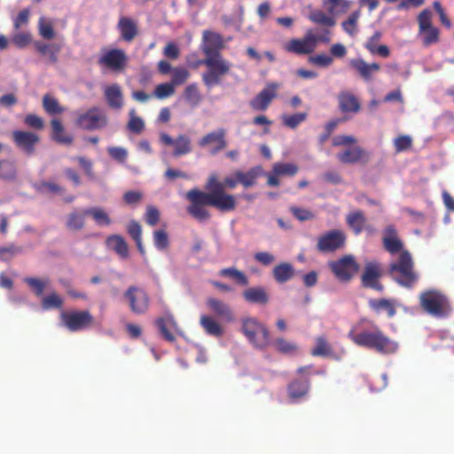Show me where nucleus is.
I'll list each match as a JSON object with an SVG mask.
<instances>
[{
	"label": "nucleus",
	"mask_w": 454,
	"mask_h": 454,
	"mask_svg": "<svg viewBox=\"0 0 454 454\" xmlns=\"http://www.w3.org/2000/svg\"><path fill=\"white\" fill-rule=\"evenodd\" d=\"M239 183L235 176L220 182L216 175H210L205 185L207 192L193 188L186 192L185 198L189 201L187 213L199 222H206L211 216L207 207H214L221 212L233 211L237 202L233 195L225 192V187L233 189Z\"/></svg>",
	"instance_id": "f257e3e1"
},
{
	"label": "nucleus",
	"mask_w": 454,
	"mask_h": 454,
	"mask_svg": "<svg viewBox=\"0 0 454 454\" xmlns=\"http://www.w3.org/2000/svg\"><path fill=\"white\" fill-rule=\"evenodd\" d=\"M366 322L365 318H362L356 325H354L348 333V337L357 346L383 355L394 354L398 349V343L390 339L375 325H372V330H364L357 333L360 325Z\"/></svg>",
	"instance_id": "f03ea898"
},
{
	"label": "nucleus",
	"mask_w": 454,
	"mask_h": 454,
	"mask_svg": "<svg viewBox=\"0 0 454 454\" xmlns=\"http://www.w3.org/2000/svg\"><path fill=\"white\" fill-rule=\"evenodd\" d=\"M388 275L399 286L412 288L419 276L415 270L414 262L409 251H402L398 259L389 264Z\"/></svg>",
	"instance_id": "7ed1b4c3"
},
{
	"label": "nucleus",
	"mask_w": 454,
	"mask_h": 454,
	"mask_svg": "<svg viewBox=\"0 0 454 454\" xmlns=\"http://www.w3.org/2000/svg\"><path fill=\"white\" fill-rule=\"evenodd\" d=\"M419 305L428 315L442 318L448 317L452 307L448 296L438 289H428L419 294Z\"/></svg>",
	"instance_id": "20e7f679"
},
{
	"label": "nucleus",
	"mask_w": 454,
	"mask_h": 454,
	"mask_svg": "<svg viewBox=\"0 0 454 454\" xmlns=\"http://www.w3.org/2000/svg\"><path fill=\"white\" fill-rule=\"evenodd\" d=\"M199 64L207 67V71L201 74V79L207 88L220 84L223 77L230 73L232 67L231 62L225 59L223 55L204 58L199 61Z\"/></svg>",
	"instance_id": "39448f33"
},
{
	"label": "nucleus",
	"mask_w": 454,
	"mask_h": 454,
	"mask_svg": "<svg viewBox=\"0 0 454 454\" xmlns=\"http://www.w3.org/2000/svg\"><path fill=\"white\" fill-rule=\"evenodd\" d=\"M241 332L248 342L256 349L264 350L270 344V332L267 326L255 317H245L241 320Z\"/></svg>",
	"instance_id": "423d86ee"
},
{
	"label": "nucleus",
	"mask_w": 454,
	"mask_h": 454,
	"mask_svg": "<svg viewBox=\"0 0 454 454\" xmlns=\"http://www.w3.org/2000/svg\"><path fill=\"white\" fill-rule=\"evenodd\" d=\"M328 266L335 278L340 282H349L359 271V264L351 254H346L338 260L331 261Z\"/></svg>",
	"instance_id": "0eeeda50"
},
{
	"label": "nucleus",
	"mask_w": 454,
	"mask_h": 454,
	"mask_svg": "<svg viewBox=\"0 0 454 454\" xmlns=\"http://www.w3.org/2000/svg\"><path fill=\"white\" fill-rule=\"evenodd\" d=\"M60 319L70 332H80L91 327L94 324V317L87 309L64 311L60 314Z\"/></svg>",
	"instance_id": "6e6552de"
},
{
	"label": "nucleus",
	"mask_w": 454,
	"mask_h": 454,
	"mask_svg": "<svg viewBox=\"0 0 454 454\" xmlns=\"http://www.w3.org/2000/svg\"><path fill=\"white\" fill-rule=\"evenodd\" d=\"M432 12L429 9H424L418 15L419 35L421 37L422 44L425 47L435 44L440 40V30L433 26Z\"/></svg>",
	"instance_id": "1a4fd4ad"
},
{
	"label": "nucleus",
	"mask_w": 454,
	"mask_h": 454,
	"mask_svg": "<svg viewBox=\"0 0 454 454\" xmlns=\"http://www.w3.org/2000/svg\"><path fill=\"white\" fill-rule=\"evenodd\" d=\"M382 276L381 264L375 260L368 261L361 274V285L364 288H371L381 293L384 291V286L380 283Z\"/></svg>",
	"instance_id": "9d476101"
},
{
	"label": "nucleus",
	"mask_w": 454,
	"mask_h": 454,
	"mask_svg": "<svg viewBox=\"0 0 454 454\" xmlns=\"http://www.w3.org/2000/svg\"><path fill=\"white\" fill-rule=\"evenodd\" d=\"M123 296L134 314L142 315L148 310L150 299L144 289L131 286L125 291Z\"/></svg>",
	"instance_id": "9b49d317"
},
{
	"label": "nucleus",
	"mask_w": 454,
	"mask_h": 454,
	"mask_svg": "<svg viewBox=\"0 0 454 454\" xmlns=\"http://www.w3.org/2000/svg\"><path fill=\"white\" fill-rule=\"evenodd\" d=\"M12 138L16 147L27 156L35 154L40 136L32 131L14 130Z\"/></svg>",
	"instance_id": "f8f14e48"
},
{
	"label": "nucleus",
	"mask_w": 454,
	"mask_h": 454,
	"mask_svg": "<svg viewBox=\"0 0 454 454\" xmlns=\"http://www.w3.org/2000/svg\"><path fill=\"white\" fill-rule=\"evenodd\" d=\"M345 243V233L340 230H332L318 238L317 248L322 253H332L342 248Z\"/></svg>",
	"instance_id": "ddd939ff"
},
{
	"label": "nucleus",
	"mask_w": 454,
	"mask_h": 454,
	"mask_svg": "<svg viewBox=\"0 0 454 454\" xmlns=\"http://www.w3.org/2000/svg\"><path fill=\"white\" fill-rule=\"evenodd\" d=\"M77 125L86 130H95L105 127L107 118L98 107H91L81 114L76 120Z\"/></svg>",
	"instance_id": "4468645a"
},
{
	"label": "nucleus",
	"mask_w": 454,
	"mask_h": 454,
	"mask_svg": "<svg viewBox=\"0 0 454 454\" xmlns=\"http://www.w3.org/2000/svg\"><path fill=\"white\" fill-rule=\"evenodd\" d=\"M287 52L297 55H308L316 50L314 33L309 30L302 38L289 40L284 46Z\"/></svg>",
	"instance_id": "2eb2a0df"
},
{
	"label": "nucleus",
	"mask_w": 454,
	"mask_h": 454,
	"mask_svg": "<svg viewBox=\"0 0 454 454\" xmlns=\"http://www.w3.org/2000/svg\"><path fill=\"white\" fill-rule=\"evenodd\" d=\"M160 140L165 145L173 146L172 155L176 158L189 154L192 150V140L184 134L178 135L174 139L168 134L161 133Z\"/></svg>",
	"instance_id": "dca6fc26"
},
{
	"label": "nucleus",
	"mask_w": 454,
	"mask_h": 454,
	"mask_svg": "<svg viewBox=\"0 0 454 454\" xmlns=\"http://www.w3.org/2000/svg\"><path fill=\"white\" fill-rule=\"evenodd\" d=\"M226 131L224 129H219L217 130L212 131L202 137L198 145L200 147H209V153L211 155H215L220 153L222 150L225 149L227 146V142L225 139Z\"/></svg>",
	"instance_id": "f3484780"
},
{
	"label": "nucleus",
	"mask_w": 454,
	"mask_h": 454,
	"mask_svg": "<svg viewBox=\"0 0 454 454\" xmlns=\"http://www.w3.org/2000/svg\"><path fill=\"white\" fill-rule=\"evenodd\" d=\"M223 48L224 42L220 34L209 30L203 32L201 51L205 58L222 55L221 51Z\"/></svg>",
	"instance_id": "a211bd4d"
},
{
	"label": "nucleus",
	"mask_w": 454,
	"mask_h": 454,
	"mask_svg": "<svg viewBox=\"0 0 454 454\" xmlns=\"http://www.w3.org/2000/svg\"><path fill=\"white\" fill-rule=\"evenodd\" d=\"M277 83H269L251 101L250 106L254 111H265L277 97Z\"/></svg>",
	"instance_id": "6ab92c4d"
},
{
	"label": "nucleus",
	"mask_w": 454,
	"mask_h": 454,
	"mask_svg": "<svg viewBox=\"0 0 454 454\" xmlns=\"http://www.w3.org/2000/svg\"><path fill=\"white\" fill-rule=\"evenodd\" d=\"M336 157L343 164H367L370 160V153L360 146H353L339 152Z\"/></svg>",
	"instance_id": "aec40b11"
},
{
	"label": "nucleus",
	"mask_w": 454,
	"mask_h": 454,
	"mask_svg": "<svg viewBox=\"0 0 454 454\" xmlns=\"http://www.w3.org/2000/svg\"><path fill=\"white\" fill-rule=\"evenodd\" d=\"M155 324L164 340L168 342H174L176 340L175 333L179 331V328L171 313L166 312L164 316L156 319Z\"/></svg>",
	"instance_id": "412c9836"
},
{
	"label": "nucleus",
	"mask_w": 454,
	"mask_h": 454,
	"mask_svg": "<svg viewBox=\"0 0 454 454\" xmlns=\"http://www.w3.org/2000/svg\"><path fill=\"white\" fill-rule=\"evenodd\" d=\"M127 61L128 57L123 50L112 49L102 55L98 62L112 70H121L126 66Z\"/></svg>",
	"instance_id": "4be33fe9"
},
{
	"label": "nucleus",
	"mask_w": 454,
	"mask_h": 454,
	"mask_svg": "<svg viewBox=\"0 0 454 454\" xmlns=\"http://www.w3.org/2000/svg\"><path fill=\"white\" fill-rule=\"evenodd\" d=\"M104 97L111 109L119 110L124 105L121 87L118 83H113L104 88Z\"/></svg>",
	"instance_id": "5701e85b"
},
{
	"label": "nucleus",
	"mask_w": 454,
	"mask_h": 454,
	"mask_svg": "<svg viewBox=\"0 0 454 454\" xmlns=\"http://www.w3.org/2000/svg\"><path fill=\"white\" fill-rule=\"evenodd\" d=\"M384 248L390 254L402 253L403 244L398 238L395 228L392 225L387 226L384 231V236L382 239Z\"/></svg>",
	"instance_id": "b1692460"
},
{
	"label": "nucleus",
	"mask_w": 454,
	"mask_h": 454,
	"mask_svg": "<svg viewBox=\"0 0 454 454\" xmlns=\"http://www.w3.org/2000/svg\"><path fill=\"white\" fill-rule=\"evenodd\" d=\"M207 306L220 319L228 323L234 320V316L231 307L224 301L210 297L207 300Z\"/></svg>",
	"instance_id": "393cba45"
},
{
	"label": "nucleus",
	"mask_w": 454,
	"mask_h": 454,
	"mask_svg": "<svg viewBox=\"0 0 454 454\" xmlns=\"http://www.w3.org/2000/svg\"><path fill=\"white\" fill-rule=\"evenodd\" d=\"M117 29L121 37L125 42H131L138 34V27L137 22L129 17H121L117 23Z\"/></svg>",
	"instance_id": "a878e982"
},
{
	"label": "nucleus",
	"mask_w": 454,
	"mask_h": 454,
	"mask_svg": "<svg viewBox=\"0 0 454 454\" xmlns=\"http://www.w3.org/2000/svg\"><path fill=\"white\" fill-rule=\"evenodd\" d=\"M349 65L366 82L371 81L372 74L380 69L379 64H368L362 59H353L350 60Z\"/></svg>",
	"instance_id": "bb28decb"
},
{
	"label": "nucleus",
	"mask_w": 454,
	"mask_h": 454,
	"mask_svg": "<svg viewBox=\"0 0 454 454\" xmlns=\"http://www.w3.org/2000/svg\"><path fill=\"white\" fill-rule=\"evenodd\" d=\"M339 109L342 113H357L361 105L357 98L350 92L342 91L338 95Z\"/></svg>",
	"instance_id": "cd10ccee"
},
{
	"label": "nucleus",
	"mask_w": 454,
	"mask_h": 454,
	"mask_svg": "<svg viewBox=\"0 0 454 454\" xmlns=\"http://www.w3.org/2000/svg\"><path fill=\"white\" fill-rule=\"evenodd\" d=\"M242 295L249 303L266 305L270 301V295L262 286L249 287L243 292Z\"/></svg>",
	"instance_id": "c85d7f7f"
},
{
	"label": "nucleus",
	"mask_w": 454,
	"mask_h": 454,
	"mask_svg": "<svg viewBox=\"0 0 454 454\" xmlns=\"http://www.w3.org/2000/svg\"><path fill=\"white\" fill-rule=\"evenodd\" d=\"M368 306L376 314L386 311L388 317H393L396 314L395 302L390 299H370Z\"/></svg>",
	"instance_id": "c756f323"
},
{
	"label": "nucleus",
	"mask_w": 454,
	"mask_h": 454,
	"mask_svg": "<svg viewBox=\"0 0 454 454\" xmlns=\"http://www.w3.org/2000/svg\"><path fill=\"white\" fill-rule=\"evenodd\" d=\"M272 275L277 283L283 284L294 277V268L289 262H281L273 268Z\"/></svg>",
	"instance_id": "7c9ffc66"
},
{
	"label": "nucleus",
	"mask_w": 454,
	"mask_h": 454,
	"mask_svg": "<svg viewBox=\"0 0 454 454\" xmlns=\"http://www.w3.org/2000/svg\"><path fill=\"white\" fill-rule=\"evenodd\" d=\"M200 325L205 333L210 336L219 338L223 335V328L214 317L210 316L202 315L200 318Z\"/></svg>",
	"instance_id": "2f4dec72"
},
{
	"label": "nucleus",
	"mask_w": 454,
	"mask_h": 454,
	"mask_svg": "<svg viewBox=\"0 0 454 454\" xmlns=\"http://www.w3.org/2000/svg\"><path fill=\"white\" fill-rule=\"evenodd\" d=\"M262 168L260 166L250 168L247 172H242L238 170L234 173V176L239 178V184L244 187L248 188L255 184L256 179L262 176Z\"/></svg>",
	"instance_id": "473e14b6"
},
{
	"label": "nucleus",
	"mask_w": 454,
	"mask_h": 454,
	"mask_svg": "<svg viewBox=\"0 0 454 454\" xmlns=\"http://www.w3.org/2000/svg\"><path fill=\"white\" fill-rule=\"evenodd\" d=\"M315 342V347L310 351L313 356L334 357L333 348L324 335L317 336Z\"/></svg>",
	"instance_id": "72a5a7b5"
},
{
	"label": "nucleus",
	"mask_w": 454,
	"mask_h": 454,
	"mask_svg": "<svg viewBox=\"0 0 454 454\" xmlns=\"http://www.w3.org/2000/svg\"><path fill=\"white\" fill-rule=\"evenodd\" d=\"M310 383L309 380H293L287 387L288 395L295 400L303 397L309 390Z\"/></svg>",
	"instance_id": "f704fd0d"
},
{
	"label": "nucleus",
	"mask_w": 454,
	"mask_h": 454,
	"mask_svg": "<svg viewBox=\"0 0 454 454\" xmlns=\"http://www.w3.org/2000/svg\"><path fill=\"white\" fill-rule=\"evenodd\" d=\"M36 51L43 55L48 56L49 61L52 64H56L59 61L58 54L61 51V45L58 43H44L36 42L35 43Z\"/></svg>",
	"instance_id": "c9c22d12"
},
{
	"label": "nucleus",
	"mask_w": 454,
	"mask_h": 454,
	"mask_svg": "<svg viewBox=\"0 0 454 454\" xmlns=\"http://www.w3.org/2000/svg\"><path fill=\"white\" fill-rule=\"evenodd\" d=\"M52 128V139L59 144L71 145L73 137L66 134L64 127L59 120L53 119L51 122Z\"/></svg>",
	"instance_id": "e433bc0d"
},
{
	"label": "nucleus",
	"mask_w": 454,
	"mask_h": 454,
	"mask_svg": "<svg viewBox=\"0 0 454 454\" xmlns=\"http://www.w3.org/2000/svg\"><path fill=\"white\" fill-rule=\"evenodd\" d=\"M346 221L354 233L357 235L363 231L366 218L362 211L356 210L349 213L346 217Z\"/></svg>",
	"instance_id": "4c0bfd02"
},
{
	"label": "nucleus",
	"mask_w": 454,
	"mask_h": 454,
	"mask_svg": "<svg viewBox=\"0 0 454 454\" xmlns=\"http://www.w3.org/2000/svg\"><path fill=\"white\" fill-rule=\"evenodd\" d=\"M106 243L116 254L122 258H127L129 254V247L125 239L120 235L110 236Z\"/></svg>",
	"instance_id": "58836bf2"
},
{
	"label": "nucleus",
	"mask_w": 454,
	"mask_h": 454,
	"mask_svg": "<svg viewBox=\"0 0 454 454\" xmlns=\"http://www.w3.org/2000/svg\"><path fill=\"white\" fill-rule=\"evenodd\" d=\"M84 215H90L97 224L100 226H108L111 224V219L106 212L100 207H90L84 210Z\"/></svg>",
	"instance_id": "ea45409f"
},
{
	"label": "nucleus",
	"mask_w": 454,
	"mask_h": 454,
	"mask_svg": "<svg viewBox=\"0 0 454 454\" xmlns=\"http://www.w3.org/2000/svg\"><path fill=\"white\" fill-rule=\"evenodd\" d=\"M219 275L222 277L232 278L233 280L236 281V283L241 286H246L248 285L247 277L242 271L239 270L234 267L222 269L219 271Z\"/></svg>",
	"instance_id": "a19ab883"
},
{
	"label": "nucleus",
	"mask_w": 454,
	"mask_h": 454,
	"mask_svg": "<svg viewBox=\"0 0 454 454\" xmlns=\"http://www.w3.org/2000/svg\"><path fill=\"white\" fill-rule=\"evenodd\" d=\"M17 176L14 162L9 160H0V179L13 180Z\"/></svg>",
	"instance_id": "79ce46f5"
},
{
	"label": "nucleus",
	"mask_w": 454,
	"mask_h": 454,
	"mask_svg": "<svg viewBox=\"0 0 454 454\" xmlns=\"http://www.w3.org/2000/svg\"><path fill=\"white\" fill-rule=\"evenodd\" d=\"M307 113H297L294 114H283L281 120L283 124L290 129L297 128L301 123L306 121Z\"/></svg>",
	"instance_id": "37998d69"
},
{
	"label": "nucleus",
	"mask_w": 454,
	"mask_h": 454,
	"mask_svg": "<svg viewBox=\"0 0 454 454\" xmlns=\"http://www.w3.org/2000/svg\"><path fill=\"white\" fill-rule=\"evenodd\" d=\"M299 168L294 163L277 162L273 165L272 171L276 175L294 176L297 174Z\"/></svg>",
	"instance_id": "c03bdc74"
},
{
	"label": "nucleus",
	"mask_w": 454,
	"mask_h": 454,
	"mask_svg": "<svg viewBox=\"0 0 454 454\" xmlns=\"http://www.w3.org/2000/svg\"><path fill=\"white\" fill-rule=\"evenodd\" d=\"M184 96L185 100L192 106H197L202 99L196 83L189 84L184 91Z\"/></svg>",
	"instance_id": "a18cd8bd"
},
{
	"label": "nucleus",
	"mask_w": 454,
	"mask_h": 454,
	"mask_svg": "<svg viewBox=\"0 0 454 454\" xmlns=\"http://www.w3.org/2000/svg\"><path fill=\"white\" fill-rule=\"evenodd\" d=\"M190 77V72L184 67H174L171 72L170 82L175 86H179L186 82Z\"/></svg>",
	"instance_id": "49530a36"
},
{
	"label": "nucleus",
	"mask_w": 454,
	"mask_h": 454,
	"mask_svg": "<svg viewBox=\"0 0 454 454\" xmlns=\"http://www.w3.org/2000/svg\"><path fill=\"white\" fill-rule=\"evenodd\" d=\"M323 3L328 6L327 10L330 13L346 12L351 4L349 0H323Z\"/></svg>",
	"instance_id": "de8ad7c7"
},
{
	"label": "nucleus",
	"mask_w": 454,
	"mask_h": 454,
	"mask_svg": "<svg viewBox=\"0 0 454 454\" xmlns=\"http://www.w3.org/2000/svg\"><path fill=\"white\" fill-rule=\"evenodd\" d=\"M309 20L317 25L325 26L328 27H334L336 24L335 20L325 14L322 11H316L309 15Z\"/></svg>",
	"instance_id": "09e8293b"
},
{
	"label": "nucleus",
	"mask_w": 454,
	"mask_h": 454,
	"mask_svg": "<svg viewBox=\"0 0 454 454\" xmlns=\"http://www.w3.org/2000/svg\"><path fill=\"white\" fill-rule=\"evenodd\" d=\"M359 18L360 11H355L341 23L343 30L349 35H354L356 33V26Z\"/></svg>",
	"instance_id": "8fccbe9b"
},
{
	"label": "nucleus",
	"mask_w": 454,
	"mask_h": 454,
	"mask_svg": "<svg viewBox=\"0 0 454 454\" xmlns=\"http://www.w3.org/2000/svg\"><path fill=\"white\" fill-rule=\"evenodd\" d=\"M153 244L158 250L163 251L169 247L168 235L164 230H156L153 233Z\"/></svg>",
	"instance_id": "3c124183"
},
{
	"label": "nucleus",
	"mask_w": 454,
	"mask_h": 454,
	"mask_svg": "<svg viewBox=\"0 0 454 454\" xmlns=\"http://www.w3.org/2000/svg\"><path fill=\"white\" fill-rule=\"evenodd\" d=\"M175 94V86L169 82L158 84L153 91V96L159 99H164Z\"/></svg>",
	"instance_id": "603ef678"
},
{
	"label": "nucleus",
	"mask_w": 454,
	"mask_h": 454,
	"mask_svg": "<svg viewBox=\"0 0 454 454\" xmlns=\"http://www.w3.org/2000/svg\"><path fill=\"white\" fill-rule=\"evenodd\" d=\"M43 106L50 114H61L64 111V108L59 106L58 100L49 95L43 96Z\"/></svg>",
	"instance_id": "864d4df0"
},
{
	"label": "nucleus",
	"mask_w": 454,
	"mask_h": 454,
	"mask_svg": "<svg viewBox=\"0 0 454 454\" xmlns=\"http://www.w3.org/2000/svg\"><path fill=\"white\" fill-rule=\"evenodd\" d=\"M84 213L82 215L78 212L70 213L67 219V227L74 231L82 230L84 226Z\"/></svg>",
	"instance_id": "5fc2aeb1"
},
{
	"label": "nucleus",
	"mask_w": 454,
	"mask_h": 454,
	"mask_svg": "<svg viewBox=\"0 0 454 454\" xmlns=\"http://www.w3.org/2000/svg\"><path fill=\"white\" fill-rule=\"evenodd\" d=\"M272 345L276 348L277 351L282 354H289L294 350H296L297 347L294 343L288 341L284 338H277Z\"/></svg>",
	"instance_id": "6e6d98bb"
},
{
	"label": "nucleus",
	"mask_w": 454,
	"mask_h": 454,
	"mask_svg": "<svg viewBox=\"0 0 454 454\" xmlns=\"http://www.w3.org/2000/svg\"><path fill=\"white\" fill-rule=\"evenodd\" d=\"M394 146L396 153L407 151L412 146V138L409 135H400L395 138Z\"/></svg>",
	"instance_id": "4d7b16f0"
},
{
	"label": "nucleus",
	"mask_w": 454,
	"mask_h": 454,
	"mask_svg": "<svg viewBox=\"0 0 454 454\" xmlns=\"http://www.w3.org/2000/svg\"><path fill=\"white\" fill-rule=\"evenodd\" d=\"M110 157L119 163H124L128 158V151L121 146H112L107 148Z\"/></svg>",
	"instance_id": "13d9d810"
},
{
	"label": "nucleus",
	"mask_w": 454,
	"mask_h": 454,
	"mask_svg": "<svg viewBox=\"0 0 454 454\" xmlns=\"http://www.w3.org/2000/svg\"><path fill=\"white\" fill-rule=\"evenodd\" d=\"M63 304L62 299L56 294H51L45 296L42 301L43 309H50L52 308H61Z\"/></svg>",
	"instance_id": "bf43d9fd"
},
{
	"label": "nucleus",
	"mask_w": 454,
	"mask_h": 454,
	"mask_svg": "<svg viewBox=\"0 0 454 454\" xmlns=\"http://www.w3.org/2000/svg\"><path fill=\"white\" fill-rule=\"evenodd\" d=\"M290 211L294 216L301 222H305L315 218V215L310 210L306 208L293 206L290 207Z\"/></svg>",
	"instance_id": "052dcab7"
},
{
	"label": "nucleus",
	"mask_w": 454,
	"mask_h": 454,
	"mask_svg": "<svg viewBox=\"0 0 454 454\" xmlns=\"http://www.w3.org/2000/svg\"><path fill=\"white\" fill-rule=\"evenodd\" d=\"M39 34L46 40H51L55 36L52 25L45 21L43 18H41L39 20Z\"/></svg>",
	"instance_id": "680f3d73"
},
{
	"label": "nucleus",
	"mask_w": 454,
	"mask_h": 454,
	"mask_svg": "<svg viewBox=\"0 0 454 454\" xmlns=\"http://www.w3.org/2000/svg\"><path fill=\"white\" fill-rule=\"evenodd\" d=\"M356 143V138L352 135H338L333 137L332 145L334 147L347 146Z\"/></svg>",
	"instance_id": "e2e57ef3"
},
{
	"label": "nucleus",
	"mask_w": 454,
	"mask_h": 454,
	"mask_svg": "<svg viewBox=\"0 0 454 454\" xmlns=\"http://www.w3.org/2000/svg\"><path fill=\"white\" fill-rule=\"evenodd\" d=\"M309 61L315 66L325 67H329L333 63V59L327 54H317L310 56L309 58Z\"/></svg>",
	"instance_id": "0e129e2a"
},
{
	"label": "nucleus",
	"mask_w": 454,
	"mask_h": 454,
	"mask_svg": "<svg viewBox=\"0 0 454 454\" xmlns=\"http://www.w3.org/2000/svg\"><path fill=\"white\" fill-rule=\"evenodd\" d=\"M25 282L34 290L37 296H41L47 285L46 281L40 280L35 278H27Z\"/></svg>",
	"instance_id": "69168bd1"
},
{
	"label": "nucleus",
	"mask_w": 454,
	"mask_h": 454,
	"mask_svg": "<svg viewBox=\"0 0 454 454\" xmlns=\"http://www.w3.org/2000/svg\"><path fill=\"white\" fill-rule=\"evenodd\" d=\"M24 123L27 127L35 129H43L44 126L43 119L35 114H29L26 115L24 119Z\"/></svg>",
	"instance_id": "338daca9"
},
{
	"label": "nucleus",
	"mask_w": 454,
	"mask_h": 454,
	"mask_svg": "<svg viewBox=\"0 0 454 454\" xmlns=\"http://www.w3.org/2000/svg\"><path fill=\"white\" fill-rule=\"evenodd\" d=\"M145 219L147 224L150 226H155L160 220V211L153 206H148Z\"/></svg>",
	"instance_id": "774afa93"
}]
</instances>
